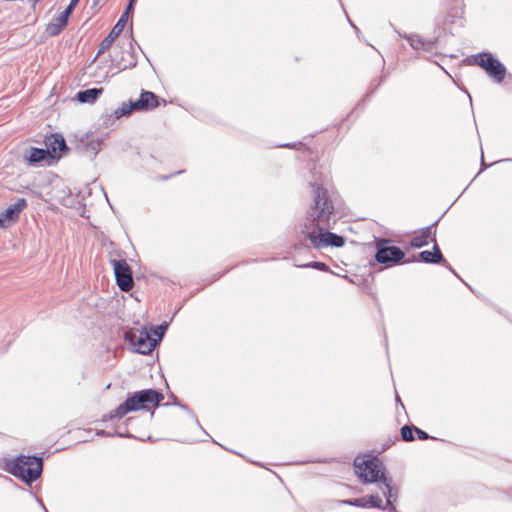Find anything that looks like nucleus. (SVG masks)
<instances>
[{
	"label": "nucleus",
	"instance_id": "nucleus-14",
	"mask_svg": "<svg viewBox=\"0 0 512 512\" xmlns=\"http://www.w3.org/2000/svg\"><path fill=\"white\" fill-rule=\"evenodd\" d=\"M128 49L123 51V55L119 60H113L115 62L116 67L119 70H125L129 68H134L137 64V59L133 51V43L132 40L128 42Z\"/></svg>",
	"mask_w": 512,
	"mask_h": 512
},
{
	"label": "nucleus",
	"instance_id": "nucleus-31",
	"mask_svg": "<svg viewBox=\"0 0 512 512\" xmlns=\"http://www.w3.org/2000/svg\"><path fill=\"white\" fill-rule=\"evenodd\" d=\"M97 435L107 436V437H112V436H114V434H113V433H111V432H106V431H104V430L98 431V432H97Z\"/></svg>",
	"mask_w": 512,
	"mask_h": 512
},
{
	"label": "nucleus",
	"instance_id": "nucleus-3",
	"mask_svg": "<svg viewBox=\"0 0 512 512\" xmlns=\"http://www.w3.org/2000/svg\"><path fill=\"white\" fill-rule=\"evenodd\" d=\"M5 469L13 476L30 484L41 476L43 461L36 456L21 455L6 461Z\"/></svg>",
	"mask_w": 512,
	"mask_h": 512
},
{
	"label": "nucleus",
	"instance_id": "nucleus-33",
	"mask_svg": "<svg viewBox=\"0 0 512 512\" xmlns=\"http://www.w3.org/2000/svg\"><path fill=\"white\" fill-rule=\"evenodd\" d=\"M443 263L446 265V267L449 269L450 272H452L454 275L458 276L456 274V272L454 271V269L447 262H443Z\"/></svg>",
	"mask_w": 512,
	"mask_h": 512
},
{
	"label": "nucleus",
	"instance_id": "nucleus-13",
	"mask_svg": "<svg viewBox=\"0 0 512 512\" xmlns=\"http://www.w3.org/2000/svg\"><path fill=\"white\" fill-rule=\"evenodd\" d=\"M136 111H144L156 108L158 106L157 96L150 91H142L139 99L133 101Z\"/></svg>",
	"mask_w": 512,
	"mask_h": 512
},
{
	"label": "nucleus",
	"instance_id": "nucleus-11",
	"mask_svg": "<svg viewBox=\"0 0 512 512\" xmlns=\"http://www.w3.org/2000/svg\"><path fill=\"white\" fill-rule=\"evenodd\" d=\"M438 221H435L430 226L422 228L418 233H416L410 239V246L413 248H421L426 246L429 241L435 243L436 242V228Z\"/></svg>",
	"mask_w": 512,
	"mask_h": 512
},
{
	"label": "nucleus",
	"instance_id": "nucleus-26",
	"mask_svg": "<svg viewBox=\"0 0 512 512\" xmlns=\"http://www.w3.org/2000/svg\"><path fill=\"white\" fill-rule=\"evenodd\" d=\"M303 267H310V268H314V269H317L320 271H328L329 270V267L325 263L318 262V261L307 263V264L303 265Z\"/></svg>",
	"mask_w": 512,
	"mask_h": 512
},
{
	"label": "nucleus",
	"instance_id": "nucleus-29",
	"mask_svg": "<svg viewBox=\"0 0 512 512\" xmlns=\"http://www.w3.org/2000/svg\"><path fill=\"white\" fill-rule=\"evenodd\" d=\"M78 2H79V0H70L69 5L66 7V9L63 12H65L67 15L70 16L73 9L78 4Z\"/></svg>",
	"mask_w": 512,
	"mask_h": 512
},
{
	"label": "nucleus",
	"instance_id": "nucleus-16",
	"mask_svg": "<svg viewBox=\"0 0 512 512\" xmlns=\"http://www.w3.org/2000/svg\"><path fill=\"white\" fill-rule=\"evenodd\" d=\"M125 24H123V21H117L116 24L113 26L111 31L108 33V35L101 41L100 47L98 50V55L104 53L106 50H108L114 40L121 34V32L124 30Z\"/></svg>",
	"mask_w": 512,
	"mask_h": 512
},
{
	"label": "nucleus",
	"instance_id": "nucleus-9",
	"mask_svg": "<svg viewBox=\"0 0 512 512\" xmlns=\"http://www.w3.org/2000/svg\"><path fill=\"white\" fill-rule=\"evenodd\" d=\"M26 207L27 202L24 198H20L15 203L9 205L0 213V226L2 228L10 227L19 219L21 211Z\"/></svg>",
	"mask_w": 512,
	"mask_h": 512
},
{
	"label": "nucleus",
	"instance_id": "nucleus-21",
	"mask_svg": "<svg viewBox=\"0 0 512 512\" xmlns=\"http://www.w3.org/2000/svg\"><path fill=\"white\" fill-rule=\"evenodd\" d=\"M132 401L125 400L124 403L119 405L116 409L112 410L108 415H105L103 420H112V419H120L125 416L128 412H133Z\"/></svg>",
	"mask_w": 512,
	"mask_h": 512
},
{
	"label": "nucleus",
	"instance_id": "nucleus-23",
	"mask_svg": "<svg viewBox=\"0 0 512 512\" xmlns=\"http://www.w3.org/2000/svg\"><path fill=\"white\" fill-rule=\"evenodd\" d=\"M366 501L368 504V508H377L382 510H388L390 512V507L387 505V502L383 504V501L378 494H371L370 496H366Z\"/></svg>",
	"mask_w": 512,
	"mask_h": 512
},
{
	"label": "nucleus",
	"instance_id": "nucleus-39",
	"mask_svg": "<svg viewBox=\"0 0 512 512\" xmlns=\"http://www.w3.org/2000/svg\"><path fill=\"white\" fill-rule=\"evenodd\" d=\"M129 3L134 4V3H135V0H129Z\"/></svg>",
	"mask_w": 512,
	"mask_h": 512
},
{
	"label": "nucleus",
	"instance_id": "nucleus-25",
	"mask_svg": "<svg viewBox=\"0 0 512 512\" xmlns=\"http://www.w3.org/2000/svg\"><path fill=\"white\" fill-rule=\"evenodd\" d=\"M413 431H414V427L413 426L404 425L401 428V437H402V439L404 441H406V442L414 440Z\"/></svg>",
	"mask_w": 512,
	"mask_h": 512
},
{
	"label": "nucleus",
	"instance_id": "nucleus-7",
	"mask_svg": "<svg viewBox=\"0 0 512 512\" xmlns=\"http://www.w3.org/2000/svg\"><path fill=\"white\" fill-rule=\"evenodd\" d=\"M126 339L129 340L137 353L143 355L149 354L156 346V340L151 338L144 330L129 332L126 334Z\"/></svg>",
	"mask_w": 512,
	"mask_h": 512
},
{
	"label": "nucleus",
	"instance_id": "nucleus-4",
	"mask_svg": "<svg viewBox=\"0 0 512 512\" xmlns=\"http://www.w3.org/2000/svg\"><path fill=\"white\" fill-rule=\"evenodd\" d=\"M474 63L483 68L497 83H501L506 75L505 66L490 53H479L475 56Z\"/></svg>",
	"mask_w": 512,
	"mask_h": 512
},
{
	"label": "nucleus",
	"instance_id": "nucleus-27",
	"mask_svg": "<svg viewBox=\"0 0 512 512\" xmlns=\"http://www.w3.org/2000/svg\"><path fill=\"white\" fill-rule=\"evenodd\" d=\"M167 327H168L167 323L160 324L154 330V334L157 335L159 338L163 337L165 331L167 330Z\"/></svg>",
	"mask_w": 512,
	"mask_h": 512
},
{
	"label": "nucleus",
	"instance_id": "nucleus-5",
	"mask_svg": "<svg viewBox=\"0 0 512 512\" xmlns=\"http://www.w3.org/2000/svg\"><path fill=\"white\" fill-rule=\"evenodd\" d=\"M128 401H132V410L138 411L140 409L149 410L157 407L164 399L162 393L153 389H144L137 391L127 397Z\"/></svg>",
	"mask_w": 512,
	"mask_h": 512
},
{
	"label": "nucleus",
	"instance_id": "nucleus-18",
	"mask_svg": "<svg viewBox=\"0 0 512 512\" xmlns=\"http://www.w3.org/2000/svg\"><path fill=\"white\" fill-rule=\"evenodd\" d=\"M418 256L421 259V261H423L424 263L440 264L442 262H446V260L443 257V254L436 242L433 245V251H428V250L421 251L418 254Z\"/></svg>",
	"mask_w": 512,
	"mask_h": 512
},
{
	"label": "nucleus",
	"instance_id": "nucleus-10",
	"mask_svg": "<svg viewBox=\"0 0 512 512\" xmlns=\"http://www.w3.org/2000/svg\"><path fill=\"white\" fill-rule=\"evenodd\" d=\"M45 145V150L49 151V157L51 160L59 159L62 156V152L68 150L63 136L57 133L46 137Z\"/></svg>",
	"mask_w": 512,
	"mask_h": 512
},
{
	"label": "nucleus",
	"instance_id": "nucleus-37",
	"mask_svg": "<svg viewBox=\"0 0 512 512\" xmlns=\"http://www.w3.org/2000/svg\"><path fill=\"white\" fill-rule=\"evenodd\" d=\"M481 160H482V166H485L483 153L481 154Z\"/></svg>",
	"mask_w": 512,
	"mask_h": 512
},
{
	"label": "nucleus",
	"instance_id": "nucleus-28",
	"mask_svg": "<svg viewBox=\"0 0 512 512\" xmlns=\"http://www.w3.org/2000/svg\"><path fill=\"white\" fill-rule=\"evenodd\" d=\"M414 431L416 432V434L420 440H427V439L431 438L425 431H423L417 427H414Z\"/></svg>",
	"mask_w": 512,
	"mask_h": 512
},
{
	"label": "nucleus",
	"instance_id": "nucleus-30",
	"mask_svg": "<svg viewBox=\"0 0 512 512\" xmlns=\"http://www.w3.org/2000/svg\"><path fill=\"white\" fill-rule=\"evenodd\" d=\"M132 12L131 11H128L125 9V11L122 13V15L120 16V18L118 19L119 21H123V24L126 25L127 21H128V18L130 16Z\"/></svg>",
	"mask_w": 512,
	"mask_h": 512
},
{
	"label": "nucleus",
	"instance_id": "nucleus-2",
	"mask_svg": "<svg viewBox=\"0 0 512 512\" xmlns=\"http://www.w3.org/2000/svg\"><path fill=\"white\" fill-rule=\"evenodd\" d=\"M354 467L355 473L363 483H382L383 495L387 498L390 512H398L394 503L397 501L399 490L393 485L392 478L386 475L382 461L377 457L362 460L356 458Z\"/></svg>",
	"mask_w": 512,
	"mask_h": 512
},
{
	"label": "nucleus",
	"instance_id": "nucleus-35",
	"mask_svg": "<svg viewBox=\"0 0 512 512\" xmlns=\"http://www.w3.org/2000/svg\"><path fill=\"white\" fill-rule=\"evenodd\" d=\"M133 8H134V4H132V3H128V5H127V7H126V10H128V11H131V12H132V11H133Z\"/></svg>",
	"mask_w": 512,
	"mask_h": 512
},
{
	"label": "nucleus",
	"instance_id": "nucleus-22",
	"mask_svg": "<svg viewBox=\"0 0 512 512\" xmlns=\"http://www.w3.org/2000/svg\"><path fill=\"white\" fill-rule=\"evenodd\" d=\"M102 88H90L79 91L77 93V100L81 103H93L102 94Z\"/></svg>",
	"mask_w": 512,
	"mask_h": 512
},
{
	"label": "nucleus",
	"instance_id": "nucleus-1",
	"mask_svg": "<svg viewBox=\"0 0 512 512\" xmlns=\"http://www.w3.org/2000/svg\"><path fill=\"white\" fill-rule=\"evenodd\" d=\"M310 186L313 192V205L308 212V223L304 224L301 233L316 249L328 246L342 247L345 244V239L326 231L330 227L331 215L334 211L332 196L322 184L311 182Z\"/></svg>",
	"mask_w": 512,
	"mask_h": 512
},
{
	"label": "nucleus",
	"instance_id": "nucleus-17",
	"mask_svg": "<svg viewBox=\"0 0 512 512\" xmlns=\"http://www.w3.org/2000/svg\"><path fill=\"white\" fill-rule=\"evenodd\" d=\"M68 18L69 15H67L65 12H61V14L54 18L46 27V32L50 36H57L59 35L64 28L68 24Z\"/></svg>",
	"mask_w": 512,
	"mask_h": 512
},
{
	"label": "nucleus",
	"instance_id": "nucleus-20",
	"mask_svg": "<svg viewBox=\"0 0 512 512\" xmlns=\"http://www.w3.org/2000/svg\"><path fill=\"white\" fill-rule=\"evenodd\" d=\"M401 36L405 38L409 42L410 46L415 50L423 49L426 51H430L434 45V41L423 39L417 34Z\"/></svg>",
	"mask_w": 512,
	"mask_h": 512
},
{
	"label": "nucleus",
	"instance_id": "nucleus-8",
	"mask_svg": "<svg viewBox=\"0 0 512 512\" xmlns=\"http://www.w3.org/2000/svg\"><path fill=\"white\" fill-rule=\"evenodd\" d=\"M112 264L117 285L122 291L128 292L134 284L130 267L125 260H113Z\"/></svg>",
	"mask_w": 512,
	"mask_h": 512
},
{
	"label": "nucleus",
	"instance_id": "nucleus-15",
	"mask_svg": "<svg viewBox=\"0 0 512 512\" xmlns=\"http://www.w3.org/2000/svg\"><path fill=\"white\" fill-rule=\"evenodd\" d=\"M24 159L30 165H37L42 162L50 163L49 151L43 148L31 147L24 155Z\"/></svg>",
	"mask_w": 512,
	"mask_h": 512
},
{
	"label": "nucleus",
	"instance_id": "nucleus-34",
	"mask_svg": "<svg viewBox=\"0 0 512 512\" xmlns=\"http://www.w3.org/2000/svg\"><path fill=\"white\" fill-rule=\"evenodd\" d=\"M443 263L446 265V267L449 269L450 272H452L454 275L458 276L456 274V272L454 271V269L447 262H443Z\"/></svg>",
	"mask_w": 512,
	"mask_h": 512
},
{
	"label": "nucleus",
	"instance_id": "nucleus-6",
	"mask_svg": "<svg viewBox=\"0 0 512 512\" xmlns=\"http://www.w3.org/2000/svg\"><path fill=\"white\" fill-rule=\"evenodd\" d=\"M404 252L397 246L389 245V241L382 239L377 243L375 259L383 264H396L404 258Z\"/></svg>",
	"mask_w": 512,
	"mask_h": 512
},
{
	"label": "nucleus",
	"instance_id": "nucleus-36",
	"mask_svg": "<svg viewBox=\"0 0 512 512\" xmlns=\"http://www.w3.org/2000/svg\"><path fill=\"white\" fill-rule=\"evenodd\" d=\"M37 501L39 502V504L42 506V508L44 509L45 512H48L47 509L45 508L43 502L41 499H37Z\"/></svg>",
	"mask_w": 512,
	"mask_h": 512
},
{
	"label": "nucleus",
	"instance_id": "nucleus-24",
	"mask_svg": "<svg viewBox=\"0 0 512 512\" xmlns=\"http://www.w3.org/2000/svg\"><path fill=\"white\" fill-rule=\"evenodd\" d=\"M339 503L344 505H350V506H356L361 508H368V504L366 501V496L356 499H347V500H341Z\"/></svg>",
	"mask_w": 512,
	"mask_h": 512
},
{
	"label": "nucleus",
	"instance_id": "nucleus-38",
	"mask_svg": "<svg viewBox=\"0 0 512 512\" xmlns=\"http://www.w3.org/2000/svg\"><path fill=\"white\" fill-rule=\"evenodd\" d=\"M283 147H294V145H290V144H284L282 145Z\"/></svg>",
	"mask_w": 512,
	"mask_h": 512
},
{
	"label": "nucleus",
	"instance_id": "nucleus-12",
	"mask_svg": "<svg viewBox=\"0 0 512 512\" xmlns=\"http://www.w3.org/2000/svg\"><path fill=\"white\" fill-rule=\"evenodd\" d=\"M77 148L89 157H95L101 149V140L94 134L81 136Z\"/></svg>",
	"mask_w": 512,
	"mask_h": 512
},
{
	"label": "nucleus",
	"instance_id": "nucleus-32",
	"mask_svg": "<svg viewBox=\"0 0 512 512\" xmlns=\"http://www.w3.org/2000/svg\"><path fill=\"white\" fill-rule=\"evenodd\" d=\"M113 434H114V436H118V437H127V438L132 437L130 434H127L125 432H115Z\"/></svg>",
	"mask_w": 512,
	"mask_h": 512
},
{
	"label": "nucleus",
	"instance_id": "nucleus-19",
	"mask_svg": "<svg viewBox=\"0 0 512 512\" xmlns=\"http://www.w3.org/2000/svg\"><path fill=\"white\" fill-rule=\"evenodd\" d=\"M132 111H136V107L133 101L123 102L120 107L116 108L112 114L104 117V124L108 126L111 119H120L123 116H128Z\"/></svg>",
	"mask_w": 512,
	"mask_h": 512
}]
</instances>
